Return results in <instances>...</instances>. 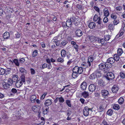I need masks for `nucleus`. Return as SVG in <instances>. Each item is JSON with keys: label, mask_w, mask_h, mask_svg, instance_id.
Returning <instances> with one entry per match:
<instances>
[{"label": "nucleus", "mask_w": 125, "mask_h": 125, "mask_svg": "<svg viewBox=\"0 0 125 125\" xmlns=\"http://www.w3.org/2000/svg\"><path fill=\"white\" fill-rule=\"evenodd\" d=\"M104 77L108 81L114 79L115 78V75L114 73L111 72L107 73L106 75H104Z\"/></svg>", "instance_id": "f257e3e1"}, {"label": "nucleus", "mask_w": 125, "mask_h": 125, "mask_svg": "<svg viewBox=\"0 0 125 125\" xmlns=\"http://www.w3.org/2000/svg\"><path fill=\"white\" fill-rule=\"evenodd\" d=\"M94 60V57L92 55H90L88 57V61L87 63L86 64V66L88 67L91 66V65H93L92 62Z\"/></svg>", "instance_id": "f03ea898"}, {"label": "nucleus", "mask_w": 125, "mask_h": 125, "mask_svg": "<svg viewBox=\"0 0 125 125\" xmlns=\"http://www.w3.org/2000/svg\"><path fill=\"white\" fill-rule=\"evenodd\" d=\"M109 94L108 91L106 90H103L101 91L102 96L104 98H106V97Z\"/></svg>", "instance_id": "7ed1b4c3"}, {"label": "nucleus", "mask_w": 125, "mask_h": 125, "mask_svg": "<svg viewBox=\"0 0 125 125\" xmlns=\"http://www.w3.org/2000/svg\"><path fill=\"white\" fill-rule=\"evenodd\" d=\"M89 90V91L93 92L96 89V86L95 84H90L88 87Z\"/></svg>", "instance_id": "20e7f679"}, {"label": "nucleus", "mask_w": 125, "mask_h": 125, "mask_svg": "<svg viewBox=\"0 0 125 125\" xmlns=\"http://www.w3.org/2000/svg\"><path fill=\"white\" fill-rule=\"evenodd\" d=\"M88 107L87 106L85 107L83 110L84 115L85 116H87L89 115Z\"/></svg>", "instance_id": "39448f33"}, {"label": "nucleus", "mask_w": 125, "mask_h": 125, "mask_svg": "<svg viewBox=\"0 0 125 125\" xmlns=\"http://www.w3.org/2000/svg\"><path fill=\"white\" fill-rule=\"evenodd\" d=\"M87 86L86 82L83 81L81 84V88L83 90H85Z\"/></svg>", "instance_id": "423d86ee"}, {"label": "nucleus", "mask_w": 125, "mask_h": 125, "mask_svg": "<svg viewBox=\"0 0 125 125\" xmlns=\"http://www.w3.org/2000/svg\"><path fill=\"white\" fill-rule=\"evenodd\" d=\"M69 20L72 23L74 24L75 26H77L78 24H77L76 21V18L74 17H71Z\"/></svg>", "instance_id": "0eeeda50"}, {"label": "nucleus", "mask_w": 125, "mask_h": 125, "mask_svg": "<svg viewBox=\"0 0 125 125\" xmlns=\"http://www.w3.org/2000/svg\"><path fill=\"white\" fill-rule=\"evenodd\" d=\"M75 33L76 35L79 37L81 36L83 34L82 31L79 29H78L76 31Z\"/></svg>", "instance_id": "6e6552de"}, {"label": "nucleus", "mask_w": 125, "mask_h": 125, "mask_svg": "<svg viewBox=\"0 0 125 125\" xmlns=\"http://www.w3.org/2000/svg\"><path fill=\"white\" fill-rule=\"evenodd\" d=\"M104 15L105 16L108 17L109 15V13L108 9L106 8H104L103 10Z\"/></svg>", "instance_id": "1a4fd4ad"}, {"label": "nucleus", "mask_w": 125, "mask_h": 125, "mask_svg": "<svg viewBox=\"0 0 125 125\" xmlns=\"http://www.w3.org/2000/svg\"><path fill=\"white\" fill-rule=\"evenodd\" d=\"M10 36V33L8 32H5L3 35V37L5 39H8L9 38Z\"/></svg>", "instance_id": "9d476101"}, {"label": "nucleus", "mask_w": 125, "mask_h": 125, "mask_svg": "<svg viewBox=\"0 0 125 125\" xmlns=\"http://www.w3.org/2000/svg\"><path fill=\"white\" fill-rule=\"evenodd\" d=\"M119 89L117 86L114 85L112 89V90L113 93H115L117 92Z\"/></svg>", "instance_id": "9b49d317"}, {"label": "nucleus", "mask_w": 125, "mask_h": 125, "mask_svg": "<svg viewBox=\"0 0 125 125\" xmlns=\"http://www.w3.org/2000/svg\"><path fill=\"white\" fill-rule=\"evenodd\" d=\"M2 85L3 88L5 89H7L10 87V85L6 82H3Z\"/></svg>", "instance_id": "f8f14e48"}, {"label": "nucleus", "mask_w": 125, "mask_h": 125, "mask_svg": "<svg viewBox=\"0 0 125 125\" xmlns=\"http://www.w3.org/2000/svg\"><path fill=\"white\" fill-rule=\"evenodd\" d=\"M96 26L95 23L94 22H90L88 25V27L90 29L94 28Z\"/></svg>", "instance_id": "ddd939ff"}, {"label": "nucleus", "mask_w": 125, "mask_h": 125, "mask_svg": "<svg viewBox=\"0 0 125 125\" xmlns=\"http://www.w3.org/2000/svg\"><path fill=\"white\" fill-rule=\"evenodd\" d=\"M52 103V102L51 100L47 99L45 101L44 104L45 105L47 106V107L48 106L51 105Z\"/></svg>", "instance_id": "4468645a"}, {"label": "nucleus", "mask_w": 125, "mask_h": 125, "mask_svg": "<svg viewBox=\"0 0 125 125\" xmlns=\"http://www.w3.org/2000/svg\"><path fill=\"white\" fill-rule=\"evenodd\" d=\"M22 84V83L20 80H18L15 83L16 86L18 88L20 87Z\"/></svg>", "instance_id": "2eb2a0df"}, {"label": "nucleus", "mask_w": 125, "mask_h": 125, "mask_svg": "<svg viewBox=\"0 0 125 125\" xmlns=\"http://www.w3.org/2000/svg\"><path fill=\"white\" fill-rule=\"evenodd\" d=\"M67 53L66 51L65 50L63 49L62 50L61 52L62 57L63 58L65 57L67 54Z\"/></svg>", "instance_id": "dca6fc26"}, {"label": "nucleus", "mask_w": 125, "mask_h": 125, "mask_svg": "<svg viewBox=\"0 0 125 125\" xmlns=\"http://www.w3.org/2000/svg\"><path fill=\"white\" fill-rule=\"evenodd\" d=\"M107 62L108 63L110 64H112L114 63L115 62V60L113 58L111 57L109 58L107 60Z\"/></svg>", "instance_id": "f3484780"}, {"label": "nucleus", "mask_w": 125, "mask_h": 125, "mask_svg": "<svg viewBox=\"0 0 125 125\" xmlns=\"http://www.w3.org/2000/svg\"><path fill=\"white\" fill-rule=\"evenodd\" d=\"M82 95L84 98H87L89 96V94L87 92H84L82 93Z\"/></svg>", "instance_id": "a211bd4d"}, {"label": "nucleus", "mask_w": 125, "mask_h": 125, "mask_svg": "<svg viewBox=\"0 0 125 125\" xmlns=\"http://www.w3.org/2000/svg\"><path fill=\"white\" fill-rule=\"evenodd\" d=\"M112 107L115 110H118L120 108V106L118 104H115L112 105Z\"/></svg>", "instance_id": "6ab92c4d"}, {"label": "nucleus", "mask_w": 125, "mask_h": 125, "mask_svg": "<svg viewBox=\"0 0 125 125\" xmlns=\"http://www.w3.org/2000/svg\"><path fill=\"white\" fill-rule=\"evenodd\" d=\"M11 62L12 63L13 62L16 66H19V61H18V59H14L13 60V61H11Z\"/></svg>", "instance_id": "aec40b11"}, {"label": "nucleus", "mask_w": 125, "mask_h": 125, "mask_svg": "<svg viewBox=\"0 0 125 125\" xmlns=\"http://www.w3.org/2000/svg\"><path fill=\"white\" fill-rule=\"evenodd\" d=\"M18 76L17 75H14L12 76V80L13 82H16L18 80Z\"/></svg>", "instance_id": "412c9836"}, {"label": "nucleus", "mask_w": 125, "mask_h": 125, "mask_svg": "<svg viewBox=\"0 0 125 125\" xmlns=\"http://www.w3.org/2000/svg\"><path fill=\"white\" fill-rule=\"evenodd\" d=\"M89 78L91 79H94L97 78V75H96L94 72L90 75Z\"/></svg>", "instance_id": "4be33fe9"}, {"label": "nucleus", "mask_w": 125, "mask_h": 125, "mask_svg": "<svg viewBox=\"0 0 125 125\" xmlns=\"http://www.w3.org/2000/svg\"><path fill=\"white\" fill-rule=\"evenodd\" d=\"M96 37L94 36H88V38L89 40H90L91 42H94V41L95 40Z\"/></svg>", "instance_id": "5701e85b"}, {"label": "nucleus", "mask_w": 125, "mask_h": 125, "mask_svg": "<svg viewBox=\"0 0 125 125\" xmlns=\"http://www.w3.org/2000/svg\"><path fill=\"white\" fill-rule=\"evenodd\" d=\"M99 67L100 70H103L106 68V66H105L104 63L100 64L99 65Z\"/></svg>", "instance_id": "b1692460"}, {"label": "nucleus", "mask_w": 125, "mask_h": 125, "mask_svg": "<svg viewBox=\"0 0 125 125\" xmlns=\"http://www.w3.org/2000/svg\"><path fill=\"white\" fill-rule=\"evenodd\" d=\"M67 25V27H71L72 26V23L71 22L69 19L67 20L66 22Z\"/></svg>", "instance_id": "393cba45"}, {"label": "nucleus", "mask_w": 125, "mask_h": 125, "mask_svg": "<svg viewBox=\"0 0 125 125\" xmlns=\"http://www.w3.org/2000/svg\"><path fill=\"white\" fill-rule=\"evenodd\" d=\"M19 80H20V81H21L22 83H24L25 82V76L24 75H21Z\"/></svg>", "instance_id": "a878e982"}, {"label": "nucleus", "mask_w": 125, "mask_h": 125, "mask_svg": "<svg viewBox=\"0 0 125 125\" xmlns=\"http://www.w3.org/2000/svg\"><path fill=\"white\" fill-rule=\"evenodd\" d=\"M17 90L14 88H13L11 90L10 93L11 95H14V94L17 93Z\"/></svg>", "instance_id": "bb28decb"}, {"label": "nucleus", "mask_w": 125, "mask_h": 125, "mask_svg": "<svg viewBox=\"0 0 125 125\" xmlns=\"http://www.w3.org/2000/svg\"><path fill=\"white\" fill-rule=\"evenodd\" d=\"M83 72V68L81 67H79V68L78 69V71L76 72V73L79 74H81Z\"/></svg>", "instance_id": "cd10ccee"}, {"label": "nucleus", "mask_w": 125, "mask_h": 125, "mask_svg": "<svg viewBox=\"0 0 125 125\" xmlns=\"http://www.w3.org/2000/svg\"><path fill=\"white\" fill-rule=\"evenodd\" d=\"M10 86H11L13 83L12 80L11 79L9 78L7 80V82H6Z\"/></svg>", "instance_id": "c85d7f7f"}, {"label": "nucleus", "mask_w": 125, "mask_h": 125, "mask_svg": "<svg viewBox=\"0 0 125 125\" xmlns=\"http://www.w3.org/2000/svg\"><path fill=\"white\" fill-rule=\"evenodd\" d=\"M49 107H46V108L45 109H43L42 113L44 115H45L47 114L49 112Z\"/></svg>", "instance_id": "c756f323"}, {"label": "nucleus", "mask_w": 125, "mask_h": 125, "mask_svg": "<svg viewBox=\"0 0 125 125\" xmlns=\"http://www.w3.org/2000/svg\"><path fill=\"white\" fill-rule=\"evenodd\" d=\"M78 75V74L77 73L73 71L72 76L73 78H75L77 77Z\"/></svg>", "instance_id": "7c9ffc66"}, {"label": "nucleus", "mask_w": 125, "mask_h": 125, "mask_svg": "<svg viewBox=\"0 0 125 125\" xmlns=\"http://www.w3.org/2000/svg\"><path fill=\"white\" fill-rule=\"evenodd\" d=\"M94 73L96 75H97V78L101 76V73H100V71H99L98 70H97L95 72H94Z\"/></svg>", "instance_id": "2f4dec72"}, {"label": "nucleus", "mask_w": 125, "mask_h": 125, "mask_svg": "<svg viewBox=\"0 0 125 125\" xmlns=\"http://www.w3.org/2000/svg\"><path fill=\"white\" fill-rule=\"evenodd\" d=\"M124 98L122 97H121L118 100L119 103L120 104H122L124 102Z\"/></svg>", "instance_id": "473e14b6"}, {"label": "nucleus", "mask_w": 125, "mask_h": 125, "mask_svg": "<svg viewBox=\"0 0 125 125\" xmlns=\"http://www.w3.org/2000/svg\"><path fill=\"white\" fill-rule=\"evenodd\" d=\"M113 111L111 109H109L107 112V114L110 116L113 113Z\"/></svg>", "instance_id": "72a5a7b5"}, {"label": "nucleus", "mask_w": 125, "mask_h": 125, "mask_svg": "<svg viewBox=\"0 0 125 125\" xmlns=\"http://www.w3.org/2000/svg\"><path fill=\"white\" fill-rule=\"evenodd\" d=\"M111 37L110 35H105L104 36V40L106 41H108L110 39Z\"/></svg>", "instance_id": "f704fd0d"}, {"label": "nucleus", "mask_w": 125, "mask_h": 125, "mask_svg": "<svg viewBox=\"0 0 125 125\" xmlns=\"http://www.w3.org/2000/svg\"><path fill=\"white\" fill-rule=\"evenodd\" d=\"M72 56V54L69 52H67V54L66 56L67 58L69 60V59L71 58V57Z\"/></svg>", "instance_id": "c9c22d12"}, {"label": "nucleus", "mask_w": 125, "mask_h": 125, "mask_svg": "<svg viewBox=\"0 0 125 125\" xmlns=\"http://www.w3.org/2000/svg\"><path fill=\"white\" fill-rule=\"evenodd\" d=\"M104 109V107L102 105H100L98 109L99 112H102Z\"/></svg>", "instance_id": "e433bc0d"}, {"label": "nucleus", "mask_w": 125, "mask_h": 125, "mask_svg": "<svg viewBox=\"0 0 125 125\" xmlns=\"http://www.w3.org/2000/svg\"><path fill=\"white\" fill-rule=\"evenodd\" d=\"M123 51L122 49L121 48H119L117 50V53L120 56L123 53Z\"/></svg>", "instance_id": "4c0bfd02"}, {"label": "nucleus", "mask_w": 125, "mask_h": 125, "mask_svg": "<svg viewBox=\"0 0 125 125\" xmlns=\"http://www.w3.org/2000/svg\"><path fill=\"white\" fill-rule=\"evenodd\" d=\"M5 73V69L3 68L0 67V75L4 74Z\"/></svg>", "instance_id": "58836bf2"}, {"label": "nucleus", "mask_w": 125, "mask_h": 125, "mask_svg": "<svg viewBox=\"0 0 125 125\" xmlns=\"http://www.w3.org/2000/svg\"><path fill=\"white\" fill-rule=\"evenodd\" d=\"M98 83L101 86H104V82L102 80H100L99 81Z\"/></svg>", "instance_id": "ea45409f"}, {"label": "nucleus", "mask_w": 125, "mask_h": 125, "mask_svg": "<svg viewBox=\"0 0 125 125\" xmlns=\"http://www.w3.org/2000/svg\"><path fill=\"white\" fill-rule=\"evenodd\" d=\"M66 103L69 107H71V101L70 100H66Z\"/></svg>", "instance_id": "a19ab883"}, {"label": "nucleus", "mask_w": 125, "mask_h": 125, "mask_svg": "<svg viewBox=\"0 0 125 125\" xmlns=\"http://www.w3.org/2000/svg\"><path fill=\"white\" fill-rule=\"evenodd\" d=\"M72 47L73 48H74L75 49V50L77 52L78 51L79 46L77 44H76L74 45H73Z\"/></svg>", "instance_id": "79ce46f5"}, {"label": "nucleus", "mask_w": 125, "mask_h": 125, "mask_svg": "<svg viewBox=\"0 0 125 125\" xmlns=\"http://www.w3.org/2000/svg\"><path fill=\"white\" fill-rule=\"evenodd\" d=\"M68 42L67 41L64 40L62 42H61V44L63 46H65L67 43Z\"/></svg>", "instance_id": "37998d69"}, {"label": "nucleus", "mask_w": 125, "mask_h": 125, "mask_svg": "<svg viewBox=\"0 0 125 125\" xmlns=\"http://www.w3.org/2000/svg\"><path fill=\"white\" fill-rule=\"evenodd\" d=\"M57 61L58 62L62 63L64 61V60L63 58L59 57L57 59Z\"/></svg>", "instance_id": "c03bdc74"}, {"label": "nucleus", "mask_w": 125, "mask_h": 125, "mask_svg": "<svg viewBox=\"0 0 125 125\" xmlns=\"http://www.w3.org/2000/svg\"><path fill=\"white\" fill-rule=\"evenodd\" d=\"M38 54V51L37 50H34L33 52L32 57H35Z\"/></svg>", "instance_id": "a18cd8bd"}, {"label": "nucleus", "mask_w": 125, "mask_h": 125, "mask_svg": "<svg viewBox=\"0 0 125 125\" xmlns=\"http://www.w3.org/2000/svg\"><path fill=\"white\" fill-rule=\"evenodd\" d=\"M99 18L98 15L96 14H95L93 18V20L94 21H96Z\"/></svg>", "instance_id": "49530a36"}, {"label": "nucleus", "mask_w": 125, "mask_h": 125, "mask_svg": "<svg viewBox=\"0 0 125 125\" xmlns=\"http://www.w3.org/2000/svg\"><path fill=\"white\" fill-rule=\"evenodd\" d=\"M20 71L21 73H26V71L23 68L21 67L20 68Z\"/></svg>", "instance_id": "de8ad7c7"}, {"label": "nucleus", "mask_w": 125, "mask_h": 125, "mask_svg": "<svg viewBox=\"0 0 125 125\" xmlns=\"http://www.w3.org/2000/svg\"><path fill=\"white\" fill-rule=\"evenodd\" d=\"M94 9L98 13H99V14H100V9L98 7L96 6H94Z\"/></svg>", "instance_id": "09e8293b"}, {"label": "nucleus", "mask_w": 125, "mask_h": 125, "mask_svg": "<svg viewBox=\"0 0 125 125\" xmlns=\"http://www.w3.org/2000/svg\"><path fill=\"white\" fill-rule=\"evenodd\" d=\"M120 76L123 79L125 77V73L123 72H121L120 73Z\"/></svg>", "instance_id": "8fccbe9b"}, {"label": "nucleus", "mask_w": 125, "mask_h": 125, "mask_svg": "<svg viewBox=\"0 0 125 125\" xmlns=\"http://www.w3.org/2000/svg\"><path fill=\"white\" fill-rule=\"evenodd\" d=\"M73 59H71L70 60H69V61L67 62V65L68 66H69L70 64L73 61Z\"/></svg>", "instance_id": "3c124183"}, {"label": "nucleus", "mask_w": 125, "mask_h": 125, "mask_svg": "<svg viewBox=\"0 0 125 125\" xmlns=\"http://www.w3.org/2000/svg\"><path fill=\"white\" fill-rule=\"evenodd\" d=\"M103 71L104 73H108V72L109 71V67H106L105 69H103Z\"/></svg>", "instance_id": "603ef678"}, {"label": "nucleus", "mask_w": 125, "mask_h": 125, "mask_svg": "<svg viewBox=\"0 0 125 125\" xmlns=\"http://www.w3.org/2000/svg\"><path fill=\"white\" fill-rule=\"evenodd\" d=\"M53 42L55 43L57 46H59L60 45V42L59 40H57L53 41Z\"/></svg>", "instance_id": "864d4df0"}, {"label": "nucleus", "mask_w": 125, "mask_h": 125, "mask_svg": "<svg viewBox=\"0 0 125 125\" xmlns=\"http://www.w3.org/2000/svg\"><path fill=\"white\" fill-rule=\"evenodd\" d=\"M98 20L97 21V23L99 24L100 25L102 24V19L100 17H99V18L98 19Z\"/></svg>", "instance_id": "5fc2aeb1"}, {"label": "nucleus", "mask_w": 125, "mask_h": 125, "mask_svg": "<svg viewBox=\"0 0 125 125\" xmlns=\"http://www.w3.org/2000/svg\"><path fill=\"white\" fill-rule=\"evenodd\" d=\"M114 24V25H117L119 22V21L118 20H116L115 19L113 21Z\"/></svg>", "instance_id": "6e6d98bb"}, {"label": "nucleus", "mask_w": 125, "mask_h": 125, "mask_svg": "<svg viewBox=\"0 0 125 125\" xmlns=\"http://www.w3.org/2000/svg\"><path fill=\"white\" fill-rule=\"evenodd\" d=\"M79 67L77 66H75L73 69V71L74 72H76L78 71V69Z\"/></svg>", "instance_id": "4d7b16f0"}, {"label": "nucleus", "mask_w": 125, "mask_h": 125, "mask_svg": "<svg viewBox=\"0 0 125 125\" xmlns=\"http://www.w3.org/2000/svg\"><path fill=\"white\" fill-rule=\"evenodd\" d=\"M111 17L112 18H113L114 20L115 19L117 18L116 16L115 15L114 13H112L111 14Z\"/></svg>", "instance_id": "13d9d810"}, {"label": "nucleus", "mask_w": 125, "mask_h": 125, "mask_svg": "<svg viewBox=\"0 0 125 125\" xmlns=\"http://www.w3.org/2000/svg\"><path fill=\"white\" fill-rule=\"evenodd\" d=\"M114 59L115 61V60L117 62L118 61L119 59V55L118 56L116 55L114 57Z\"/></svg>", "instance_id": "bf43d9fd"}, {"label": "nucleus", "mask_w": 125, "mask_h": 125, "mask_svg": "<svg viewBox=\"0 0 125 125\" xmlns=\"http://www.w3.org/2000/svg\"><path fill=\"white\" fill-rule=\"evenodd\" d=\"M25 61V60L24 58H23L20 59L19 60V62L21 63H23Z\"/></svg>", "instance_id": "052dcab7"}, {"label": "nucleus", "mask_w": 125, "mask_h": 125, "mask_svg": "<svg viewBox=\"0 0 125 125\" xmlns=\"http://www.w3.org/2000/svg\"><path fill=\"white\" fill-rule=\"evenodd\" d=\"M99 39L100 38H99L96 37L95 40L94 41V42L99 43Z\"/></svg>", "instance_id": "680f3d73"}, {"label": "nucleus", "mask_w": 125, "mask_h": 125, "mask_svg": "<svg viewBox=\"0 0 125 125\" xmlns=\"http://www.w3.org/2000/svg\"><path fill=\"white\" fill-rule=\"evenodd\" d=\"M102 123L104 125H109V123L105 120H103Z\"/></svg>", "instance_id": "e2e57ef3"}, {"label": "nucleus", "mask_w": 125, "mask_h": 125, "mask_svg": "<svg viewBox=\"0 0 125 125\" xmlns=\"http://www.w3.org/2000/svg\"><path fill=\"white\" fill-rule=\"evenodd\" d=\"M37 107L35 106H33L32 107V109L34 112H36L37 111Z\"/></svg>", "instance_id": "0e129e2a"}, {"label": "nucleus", "mask_w": 125, "mask_h": 125, "mask_svg": "<svg viewBox=\"0 0 125 125\" xmlns=\"http://www.w3.org/2000/svg\"><path fill=\"white\" fill-rule=\"evenodd\" d=\"M108 21V19L107 17H105L103 19V21L105 23L107 22Z\"/></svg>", "instance_id": "69168bd1"}, {"label": "nucleus", "mask_w": 125, "mask_h": 125, "mask_svg": "<svg viewBox=\"0 0 125 125\" xmlns=\"http://www.w3.org/2000/svg\"><path fill=\"white\" fill-rule=\"evenodd\" d=\"M59 101L60 103H62L64 101V100L63 98L62 97H61L59 98Z\"/></svg>", "instance_id": "338daca9"}, {"label": "nucleus", "mask_w": 125, "mask_h": 125, "mask_svg": "<svg viewBox=\"0 0 125 125\" xmlns=\"http://www.w3.org/2000/svg\"><path fill=\"white\" fill-rule=\"evenodd\" d=\"M30 71L31 74H34L35 73V72L33 68H31L30 69Z\"/></svg>", "instance_id": "774afa93"}]
</instances>
